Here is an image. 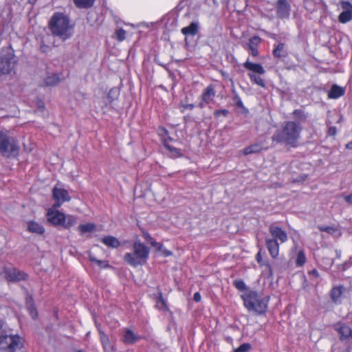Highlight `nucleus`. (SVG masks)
Masks as SVG:
<instances>
[{
  "label": "nucleus",
  "instance_id": "nucleus-34",
  "mask_svg": "<svg viewBox=\"0 0 352 352\" xmlns=\"http://www.w3.org/2000/svg\"><path fill=\"white\" fill-rule=\"evenodd\" d=\"M164 145L166 147V148L171 153L173 157H179L182 155L181 151L177 148L170 145L167 140H164Z\"/></svg>",
  "mask_w": 352,
  "mask_h": 352
},
{
  "label": "nucleus",
  "instance_id": "nucleus-22",
  "mask_svg": "<svg viewBox=\"0 0 352 352\" xmlns=\"http://www.w3.org/2000/svg\"><path fill=\"white\" fill-rule=\"evenodd\" d=\"M60 75L57 73L49 74L44 78V83L46 86H54L60 81Z\"/></svg>",
  "mask_w": 352,
  "mask_h": 352
},
{
  "label": "nucleus",
  "instance_id": "nucleus-51",
  "mask_svg": "<svg viewBox=\"0 0 352 352\" xmlns=\"http://www.w3.org/2000/svg\"><path fill=\"white\" fill-rule=\"evenodd\" d=\"M342 270H345L347 267H349V264L345 261L343 264H342Z\"/></svg>",
  "mask_w": 352,
  "mask_h": 352
},
{
  "label": "nucleus",
  "instance_id": "nucleus-44",
  "mask_svg": "<svg viewBox=\"0 0 352 352\" xmlns=\"http://www.w3.org/2000/svg\"><path fill=\"white\" fill-rule=\"evenodd\" d=\"M318 228L322 232H327V233L330 232V227L329 226H319Z\"/></svg>",
  "mask_w": 352,
  "mask_h": 352
},
{
  "label": "nucleus",
  "instance_id": "nucleus-16",
  "mask_svg": "<svg viewBox=\"0 0 352 352\" xmlns=\"http://www.w3.org/2000/svg\"><path fill=\"white\" fill-rule=\"evenodd\" d=\"M199 24L197 21H192L189 25L182 28L181 32L186 36L185 41L187 42V37L188 36H195L199 32Z\"/></svg>",
  "mask_w": 352,
  "mask_h": 352
},
{
  "label": "nucleus",
  "instance_id": "nucleus-9",
  "mask_svg": "<svg viewBox=\"0 0 352 352\" xmlns=\"http://www.w3.org/2000/svg\"><path fill=\"white\" fill-rule=\"evenodd\" d=\"M3 274L4 277L11 282L23 280L28 276L25 272L14 267H5Z\"/></svg>",
  "mask_w": 352,
  "mask_h": 352
},
{
  "label": "nucleus",
  "instance_id": "nucleus-26",
  "mask_svg": "<svg viewBox=\"0 0 352 352\" xmlns=\"http://www.w3.org/2000/svg\"><path fill=\"white\" fill-rule=\"evenodd\" d=\"M100 337L105 352H111L113 347L110 343L109 337L104 333V331H100Z\"/></svg>",
  "mask_w": 352,
  "mask_h": 352
},
{
  "label": "nucleus",
  "instance_id": "nucleus-38",
  "mask_svg": "<svg viewBox=\"0 0 352 352\" xmlns=\"http://www.w3.org/2000/svg\"><path fill=\"white\" fill-rule=\"evenodd\" d=\"M115 34L117 40L121 42L125 39L126 31L122 28H120L115 32Z\"/></svg>",
  "mask_w": 352,
  "mask_h": 352
},
{
  "label": "nucleus",
  "instance_id": "nucleus-4",
  "mask_svg": "<svg viewBox=\"0 0 352 352\" xmlns=\"http://www.w3.org/2000/svg\"><path fill=\"white\" fill-rule=\"evenodd\" d=\"M245 307L258 314H264L267 308L269 296H264L255 291H249L242 295Z\"/></svg>",
  "mask_w": 352,
  "mask_h": 352
},
{
  "label": "nucleus",
  "instance_id": "nucleus-40",
  "mask_svg": "<svg viewBox=\"0 0 352 352\" xmlns=\"http://www.w3.org/2000/svg\"><path fill=\"white\" fill-rule=\"evenodd\" d=\"M341 230L338 225L331 223V236L338 237L341 235Z\"/></svg>",
  "mask_w": 352,
  "mask_h": 352
},
{
  "label": "nucleus",
  "instance_id": "nucleus-55",
  "mask_svg": "<svg viewBox=\"0 0 352 352\" xmlns=\"http://www.w3.org/2000/svg\"><path fill=\"white\" fill-rule=\"evenodd\" d=\"M3 321L0 319V330L3 328Z\"/></svg>",
  "mask_w": 352,
  "mask_h": 352
},
{
  "label": "nucleus",
  "instance_id": "nucleus-18",
  "mask_svg": "<svg viewBox=\"0 0 352 352\" xmlns=\"http://www.w3.org/2000/svg\"><path fill=\"white\" fill-rule=\"evenodd\" d=\"M345 292L346 288L343 285L333 287L331 289V300L336 304L340 303Z\"/></svg>",
  "mask_w": 352,
  "mask_h": 352
},
{
  "label": "nucleus",
  "instance_id": "nucleus-24",
  "mask_svg": "<svg viewBox=\"0 0 352 352\" xmlns=\"http://www.w3.org/2000/svg\"><path fill=\"white\" fill-rule=\"evenodd\" d=\"M272 53L274 56L278 58L285 57L287 52L285 50V44L283 43H280L277 45L275 44Z\"/></svg>",
  "mask_w": 352,
  "mask_h": 352
},
{
  "label": "nucleus",
  "instance_id": "nucleus-32",
  "mask_svg": "<svg viewBox=\"0 0 352 352\" xmlns=\"http://www.w3.org/2000/svg\"><path fill=\"white\" fill-rule=\"evenodd\" d=\"M76 218L73 215H65V220L64 223H63V227L65 228H69L70 227L74 226L76 223Z\"/></svg>",
  "mask_w": 352,
  "mask_h": 352
},
{
  "label": "nucleus",
  "instance_id": "nucleus-54",
  "mask_svg": "<svg viewBox=\"0 0 352 352\" xmlns=\"http://www.w3.org/2000/svg\"><path fill=\"white\" fill-rule=\"evenodd\" d=\"M336 256H337L338 258H340V255H341V252H340V251L336 250Z\"/></svg>",
  "mask_w": 352,
  "mask_h": 352
},
{
  "label": "nucleus",
  "instance_id": "nucleus-30",
  "mask_svg": "<svg viewBox=\"0 0 352 352\" xmlns=\"http://www.w3.org/2000/svg\"><path fill=\"white\" fill-rule=\"evenodd\" d=\"M263 146L261 144L256 143L253 144L248 147H246L243 153L245 155H249L252 153H256L262 151Z\"/></svg>",
  "mask_w": 352,
  "mask_h": 352
},
{
  "label": "nucleus",
  "instance_id": "nucleus-23",
  "mask_svg": "<svg viewBox=\"0 0 352 352\" xmlns=\"http://www.w3.org/2000/svg\"><path fill=\"white\" fill-rule=\"evenodd\" d=\"M346 92L345 87H340L337 84L331 85V99H337L344 96Z\"/></svg>",
  "mask_w": 352,
  "mask_h": 352
},
{
  "label": "nucleus",
  "instance_id": "nucleus-52",
  "mask_svg": "<svg viewBox=\"0 0 352 352\" xmlns=\"http://www.w3.org/2000/svg\"><path fill=\"white\" fill-rule=\"evenodd\" d=\"M346 148L352 150V140L346 144Z\"/></svg>",
  "mask_w": 352,
  "mask_h": 352
},
{
  "label": "nucleus",
  "instance_id": "nucleus-41",
  "mask_svg": "<svg viewBox=\"0 0 352 352\" xmlns=\"http://www.w3.org/2000/svg\"><path fill=\"white\" fill-rule=\"evenodd\" d=\"M232 93L234 94L233 100L235 102L236 105L238 107H243V102L239 94L236 92L234 89L232 90Z\"/></svg>",
  "mask_w": 352,
  "mask_h": 352
},
{
  "label": "nucleus",
  "instance_id": "nucleus-43",
  "mask_svg": "<svg viewBox=\"0 0 352 352\" xmlns=\"http://www.w3.org/2000/svg\"><path fill=\"white\" fill-rule=\"evenodd\" d=\"M157 300H158V303H160L162 306L166 305L165 300H164V299L162 296V294L161 292H160L158 294Z\"/></svg>",
  "mask_w": 352,
  "mask_h": 352
},
{
  "label": "nucleus",
  "instance_id": "nucleus-2",
  "mask_svg": "<svg viewBox=\"0 0 352 352\" xmlns=\"http://www.w3.org/2000/svg\"><path fill=\"white\" fill-rule=\"evenodd\" d=\"M301 126L295 122H287L282 131H276L272 135V141L278 143L285 142L286 144L296 147L300 138Z\"/></svg>",
  "mask_w": 352,
  "mask_h": 352
},
{
  "label": "nucleus",
  "instance_id": "nucleus-1",
  "mask_svg": "<svg viewBox=\"0 0 352 352\" xmlns=\"http://www.w3.org/2000/svg\"><path fill=\"white\" fill-rule=\"evenodd\" d=\"M49 28L54 36L63 41L72 36L69 19L63 13L56 12L53 14L49 21Z\"/></svg>",
  "mask_w": 352,
  "mask_h": 352
},
{
  "label": "nucleus",
  "instance_id": "nucleus-11",
  "mask_svg": "<svg viewBox=\"0 0 352 352\" xmlns=\"http://www.w3.org/2000/svg\"><path fill=\"white\" fill-rule=\"evenodd\" d=\"M340 5L343 11L340 14L338 20L342 23H346L352 19V4L348 1H341Z\"/></svg>",
  "mask_w": 352,
  "mask_h": 352
},
{
  "label": "nucleus",
  "instance_id": "nucleus-59",
  "mask_svg": "<svg viewBox=\"0 0 352 352\" xmlns=\"http://www.w3.org/2000/svg\"><path fill=\"white\" fill-rule=\"evenodd\" d=\"M2 40H3V38H2V36H1V34H0V44L1 43Z\"/></svg>",
  "mask_w": 352,
  "mask_h": 352
},
{
  "label": "nucleus",
  "instance_id": "nucleus-46",
  "mask_svg": "<svg viewBox=\"0 0 352 352\" xmlns=\"http://www.w3.org/2000/svg\"><path fill=\"white\" fill-rule=\"evenodd\" d=\"M149 242L153 246H156V247L157 246L159 250H161L162 245L157 243L153 239V240H150Z\"/></svg>",
  "mask_w": 352,
  "mask_h": 352
},
{
  "label": "nucleus",
  "instance_id": "nucleus-60",
  "mask_svg": "<svg viewBox=\"0 0 352 352\" xmlns=\"http://www.w3.org/2000/svg\"><path fill=\"white\" fill-rule=\"evenodd\" d=\"M327 134H329L330 133V128L328 129L327 131Z\"/></svg>",
  "mask_w": 352,
  "mask_h": 352
},
{
  "label": "nucleus",
  "instance_id": "nucleus-42",
  "mask_svg": "<svg viewBox=\"0 0 352 352\" xmlns=\"http://www.w3.org/2000/svg\"><path fill=\"white\" fill-rule=\"evenodd\" d=\"M228 113L227 109H219L214 111V115L216 118H219L221 116H227Z\"/></svg>",
  "mask_w": 352,
  "mask_h": 352
},
{
  "label": "nucleus",
  "instance_id": "nucleus-27",
  "mask_svg": "<svg viewBox=\"0 0 352 352\" xmlns=\"http://www.w3.org/2000/svg\"><path fill=\"white\" fill-rule=\"evenodd\" d=\"M96 0H74V5L80 9H88L91 8Z\"/></svg>",
  "mask_w": 352,
  "mask_h": 352
},
{
  "label": "nucleus",
  "instance_id": "nucleus-48",
  "mask_svg": "<svg viewBox=\"0 0 352 352\" xmlns=\"http://www.w3.org/2000/svg\"><path fill=\"white\" fill-rule=\"evenodd\" d=\"M162 253L164 256H168L172 255V252L170 250H168L166 249L163 250Z\"/></svg>",
  "mask_w": 352,
  "mask_h": 352
},
{
  "label": "nucleus",
  "instance_id": "nucleus-61",
  "mask_svg": "<svg viewBox=\"0 0 352 352\" xmlns=\"http://www.w3.org/2000/svg\"><path fill=\"white\" fill-rule=\"evenodd\" d=\"M112 91H113L112 89H111V90H110V92H109V95H110V94H111V93L112 92Z\"/></svg>",
  "mask_w": 352,
  "mask_h": 352
},
{
  "label": "nucleus",
  "instance_id": "nucleus-13",
  "mask_svg": "<svg viewBox=\"0 0 352 352\" xmlns=\"http://www.w3.org/2000/svg\"><path fill=\"white\" fill-rule=\"evenodd\" d=\"M48 221L54 226H63L65 220V214L58 210L50 209L47 213Z\"/></svg>",
  "mask_w": 352,
  "mask_h": 352
},
{
  "label": "nucleus",
  "instance_id": "nucleus-19",
  "mask_svg": "<svg viewBox=\"0 0 352 352\" xmlns=\"http://www.w3.org/2000/svg\"><path fill=\"white\" fill-rule=\"evenodd\" d=\"M261 42V38L258 36H254L248 41V46L250 51V54L256 57L258 55V46Z\"/></svg>",
  "mask_w": 352,
  "mask_h": 352
},
{
  "label": "nucleus",
  "instance_id": "nucleus-58",
  "mask_svg": "<svg viewBox=\"0 0 352 352\" xmlns=\"http://www.w3.org/2000/svg\"><path fill=\"white\" fill-rule=\"evenodd\" d=\"M327 93L328 98H330V91H327Z\"/></svg>",
  "mask_w": 352,
  "mask_h": 352
},
{
  "label": "nucleus",
  "instance_id": "nucleus-57",
  "mask_svg": "<svg viewBox=\"0 0 352 352\" xmlns=\"http://www.w3.org/2000/svg\"><path fill=\"white\" fill-rule=\"evenodd\" d=\"M75 352H86V351L84 350H82V349H78V350H76Z\"/></svg>",
  "mask_w": 352,
  "mask_h": 352
},
{
  "label": "nucleus",
  "instance_id": "nucleus-29",
  "mask_svg": "<svg viewBox=\"0 0 352 352\" xmlns=\"http://www.w3.org/2000/svg\"><path fill=\"white\" fill-rule=\"evenodd\" d=\"M88 258L91 263H96L100 268H108L110 267L107 261H102L97 259L90 252H89Z\"/></svg>",
  "mask_w": 352,
  "mask_h": 352
},
{
  "label": "nucleus",
  "instance_id": "nucleus-7",
  "mask_svg": "<svg viewBox=\"0 0 352 352\" xmlns=\"http://www.w3.org/2000/svg\"><path fill=\"white\" fill-rule=\"evenodd\" d=\"M243 67L255 74H249L250 79L254 83L259 85L261 87H265V80L258 74H264L265 71L263 67L258 63H253L248 59L244 63Z\"/></svg>",
  "mask_w": 352,
  "mask_h": 352
},
{
  "label": "nucleus",
  "instance_id": "nucleus-6",
  "mask_svg": "<svg viewBox=\"0 0 352 352\" xmlns=\"http://www.w3.org/2000/svg\"><path fill=\"white\" fill-rule=\"evenodd\" d=\"M0 334V352H16L23 348L24 339L18 334Z\"/></svg>",
  "mask_w": 352,
  "mask_h": 352
},
{
  "label": "nucleus",
  "instance_id": "nucleus-39",
  "mask_svg": "<svg viewBox=\"0 0 352 352\" xmlns=\"http://www.w3.org/2000/svg\"><path fill=\"white\" fill-rule=\"evenodd\" d=\"M251 349V344L249 343H243L238 348L234 350V352H248Z\"/></svg>",
  "mask_w": 352,
  "mask_h": 352
},
{
  "label": "nucleus",
  "instance_id": "nucleus-21",
  "mask_svg": "<svg viewBox=\"0 0 352 352\" xmlns=\"http://www.w3.org/2000/svg\"><path fill=\"white\" fill-rule=\"evenodd\" d=\"M101 241L107 247L111 248H117L120 245L119 240L113 236H104Z\"/></svg>",
  "mask_w": 352,
  "mask_h": 352
},
{
  "label": "nucleus",
  "instance_id": "nucleus-8",
  "mask_svg": "<svg viewBox=\"0 0 352 352\" xmlns=\"http://www.w3.org/2000/svg\"><path fill=\"white\" fill-rule=\"evenodd\" d=\"M15 60L10 47L3 48L0 55V74H9L14 67Z\"/></svg>",
  "mask_w": 352,
  "mask_h": 352
},
{
  "label": "nucleus",
  "instance_id": "nucleus-35",
  "mask_svg": "<svg viewBox=\"0 0 352 352\" xmlns=\"http://www.w3.org/2000/svg\"><path fill=\"white\" fill-rule=\"evenodd\" d=\"M306 261V257L305 252L302 250L298 252L296 259V265L298 267L302 266Z\"/></svg>",
  "mask_w": 352,
  "mask_h": 352
},
{
  "label": "nucleus",
  "instance_id": "nucleus-33",
  "mask_svg": "<svg viewBox=\"0 0 352 352\" xmlns=\"http://www.w3.org/2000/svg\"><path fill=\"white\" fill-rule=\"evenodd\" d=\"M27 307L30 316L33 319H35L37 317V311L32 304V298L31 296L27 299Z\"/></svg>",
  "mask_w": 352,
  "mask_h": 352
},
{
  "label": "nucleus",
  "instance_id": "nucleus-17",
  "mask_svg": "<svg viewBox=\"0 0 352 352\" xmlns=\"http://www.w3.org/2000/svg\"><path fill=\"white\" fill-rule=\"evenodd\" d=\"M265 243L271 256L273 258H277L279 254V243L276 239H266Z\"/></svg>",
  "mask_w": 352,
  "mask_h": 352
},
{
  "label": "nucleus",
  "instance_id": "nucleus-10",
  "mask_svg": "<svg viewBox=\"0 0 352 352\" xmlns=\"http://www.w3.org/2000/svg\"><path fill=\"white\" fill-rule=\"evenodd\" d=\"M274 8L279 19H287L289 18L291 6L287 0H278L274 5Z\"/></svg>",
  "mask_w": 352,
  "mask_h": 352
},
{
  "label": "nucleus",
  "instance_id": "nucleus-25",
  "mask_svg": "<svg viewBox=\"0 0 352 352\" xmlns=\"http://www.w3.org/2000/svg\"><path fill=\"white\" fill-rule=\"evenodd\" d=\"M256 260L261 267H265L268 270L270 275H272V270L271 265L268 261H264L261 255V250H260L256 255Z\"/></svg>",
  "mask_w": 352,
  "mask_h": 352
},
{
  "label": "nucleus",
  "instance_id": "nucleus-50",
  "mask_svg": "<svg viewBox=\"0 0 352 352\" xmlns=\"http://www.w3.org/2000/svg\"><path fill=\"white\" fill-rule=\"evenodd\" d=\"M144 237L148 240V241L150 240H153V238L150 236V234L148 233H144Z\"/></svg>",
  "mask_w": 352,
  "mask_h": 352
},
{
  "label": "nucleus",
  "instance_id": "nucleus-20",
  "mask_svg": "<svg viewBox=\"0 0 352 352\" xmlns=\"http://www.w3.org/2000/svg\"><path fill=\"white\" fill-rule=\"evenodd\" d=\"M27 230L28 232L31 233L43 234L45 233V228L40 223L34 221H30L28 222V228Z\"/></svg>",
  "mask_w": 352,
  "mask_h": 352
},
{
  "label": "nucleus",
  "instance_id": "nucleus-47",
  "mask_svg": "<svg viewBox=\"0 0 352 352\" xmlns=\"http://www.w3.org/2000/svg\"><path fill=\"white\" fill-rule=\"evenodd\" d=\"M345 201L347 203L352 204V193L345 197Z\"/></svg>",
  "mask_w": 352,
  "mask_h": 352
},
{
  "label": "nucleus",
  "instance_id": "nucleus-14",
  "mask_svg": "<svg viewBox=\"0 0 352 352\" xmlns=\"http://www.w3.org/2000/svg\"><path fill=\"white\" fill-rule=\"evenodd\" d=\"M269 232L272 236V239H276V241H279L281 243H285L288 239L286 232L274 224L270 226Z\"/></svg>",
  "mask_w": 352,
  "mask_h": 352
},
{
  "label": "nucleus",
  "instance_id": "nucleus-3",
  "mask_svg": "<svg viewBox=\"0 0 352 352\" xmlns=\"http://www.w3.org/2000/svg\"><path fill=\"white\" fill-rule=\"evenodd\" d=\"M150 248L140 241L133 243L131 252H127L124 256V261L133 267L144 265L149 256Z\"/></svg>",
  "mask_w": 352,
  "mask_h": 352
},
{
  "label": "nucleus",
  "instance_id": "nucleus-36",
  "mask_svg": "<svg viewBox=\"0 0 352 352\" xmlns=\"http://www.w3.org/2000/svg\"><path fill=\"white\" fill-rule=\"evenodd\" d=\"M340 339L342 341L347 340L350 342L352 340V331H338Z\"/></svg>",
  "mask_w": 352,
  "mask_h": 352
},
{
  "label": "nucleus",
  "instance_id": "nucleus-31",
  "mask_svg": "<svg viewBox=\"0 0 352 352\" xmlns=\"http://www.w3.org/2000/svg\"><path fill=\"white\" fill-rule=\"evenodd\" d=\"M139 338L135 335L133 331H125L123 336V341L126 344H133Z\"/></svg>",
  "mask_w": 352,
  "mask_h": 352
},
{
  "label": "nucleus",
  "instance_id": "nucleus-5",
  "mask_svg": "<svg viewBox=\"0 0 352 352\" xmlns=\"http://www.w3.org/2000/svg\"><path fill=\"white\" fill-rule=\"evenodd\" d=\"M19 151L17 139L10 136L8 130H0V154L6 158H14L19 155Z\"/></svg>",
  "mask_w": 352,
  "mask_h": 352
},
{
  "label": "nucleus",
  "instance_id": "nucleus-15",
  "mask_svg": "<svg viewBox=\"0 0 352 352\" xmlns=\"http://www.w3.org/2000/svg\"><path fill=\"white\" fill-rule=\"evenodd\" d=\"M216 96V91L214 89V86L213 85H209L207 86L201 94V99L202 102H200L199 107L203 108L205 107V104H208L211 102Z\"/></svg>",
  "mask_w": 352,
  "mask_h": 352
},
{
  "label": "nucleus",
  "instance_id": "nucleus-45",
  "mask_svg": "<svg viewBox=\"0 0 352 352\" xmlns=\"http://www.w3.org/2000/svg\"><path fill=\"white\" fill-rule=\"evenodd\" d=\"M201 299V295L199 292H196L194 294V296H193V300L195 301V302H199Z\"/></svg>",
  "mask_w": 352,
  "mask_h": 352
},
{
  "label": "nucleus",
  "instance_id": "nucleus-37",
  "mask_svg": "<svg viewBox=\"0 0 352 352\" xmlns=\"http://www.w3.org/2000/svg\"><path fill=\"white\" fill-rule=\"evenodd\" d=\"M234 287L239 291H245L247 289V286L245 282L241 279H236L234 281Z\"/></svg>",
  "mask_w": 352,
  "mask_h": 352
},
{
  "label": "nucleus",
  "instance_id": "nucleus-12",
  "mask_svg": "<svg viewBox=\"0 0 352 352\" xmlns=\"http://www.w3.org/2000/svg\"><path fill=\"white\" fill-rule=\"evenodd\" d=\"M52 192L53 197L56 201L54 205V208L60 207L63 203L68 201L71 199L68 192L63 188L54 187Z\"/></svg>",
  "mask_w": 352,
  "mask_h": 352
},
{
  "label": "nucleus",
  "instance_id": "nucleus-53",
  "mask_svg": "<svg viewBox=\"0 0 352 352\" xmlns=\"http://www.w3.org/2000/svg\"><path fill=\"white\" fill-rule=\"evenodd\" d=\"M336 133V128L331 126V135H334Z\"/></svg>",
  "mask_w": 352,
  "mask_h": 352
},
{
  "label": "nucleus",
  "instance_id": "nucleus-56",
  "mask_svg": "<svg viewBox=\"0 0 352 352\" xmlns=\"http://www.w3.org/2000/svg\"><path fill=\"white\" fill-rule=\"evenodd\" d=\"M335 330H339V331L344 330V327H339V328H336Z\"/></svg>",
  "mask_w": 352,
  "mask_h": 352
},
{
  "label": "nucleus",
  "instance_id": "nucleus-28",
  "mask_svg": "<svg viewBox=\"0 0 352 352\" xmlns=\"http://www.w3.org/2000/svg\"><path fill=\"white\" fill-rule=\"evenodd\" d=\"M96 229V226L94 223H89L85 224H80L78 230L81 235L88 233V232H92L95 231Z\"/></svg>",
  "mask_w": 352,
  "mask_h": 352
},
{
  "label": "nucleus",
  "instance_id": "nucleus-49",
  "mask_svg": "<svg viewBox=\"0 0 352 352\" xmlns=\"http://www.w3.org/2000/svg\"><path fill=\"white\" fill-rule=\"evenodd\" d=\"M195 107V105L193 104H187L185 105V108L189 110L193 109Z\"/></svg>",
  "mask_w": 352,
  "mask_h": 352
}]
</instances>
